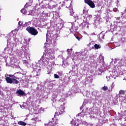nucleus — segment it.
Masks as SVG:
<instances>
[{
  "label": "nucleus",
  "mask_w": 126,
  "mask_h": 126,
  "mask_svg": "<svg viewBox=\"0 0 126 126\" xmlns=\"http://www.w3.org/2000/svg\"><path fill=\"white\" fill-rule=\"evenodd\" d=\"M55 60V56L52 50L49 48H46L43 55L42 56L41 59L38 61V63L34 62L32 63V67L34 70H41L43 68L49 67L50 70L52 68H54L55 66V63L54 62L51 61Z\"/></svg>",
  "instance_id": "1"
},
{
  "label": "nucleus",
  "mask_w": 126,
  "mask_h": 126,
  "mask_svg": "<svg viewBox=\"0 0 126 126\" xmlns=\"http://www.w3.org/2000/svg\"><path fill=\"white\" fill-rule=\"evenodd\" d=\"M21 50L22 51H21ZM25 54V56L27 59V60H28L29 61L30 60V53H29V48H28V45H26V43L24 44L21 47V50H16V54L19 58H21L22 56V55L23 54V52Z\"/></svg>",
  "instance_id": "2"
},
{
  "label": "nucleus",
  "mask_w": 126,
  "mask_h": 126,
  "mask_svg": "<svg viewBox=\"0 0 126 126\" xmlns=\"http://www.w3.org/2000/svg\"><path fill=\"white\" fill-rule=\"evenodd\" d=\"M110 63L111 64H114L116 69H117V67L121 68V66L123 65H126V56H124L120 60L118 59L112 60Z\"/></svg>",
  "instance_id": "3"
},
{
  "label": "nucleus",
  "mask_w": 126,
  "mask_h": 126,
  "mask_svg": "<svg viewBox=\"0 0 126 126\" xmlns=\"http://www.w3.org/2000/svg\"><path fill=\"white\" fill-rule=\"evenodd\" d=\"M68 25L71 26V29L70 28H66V31L63 33V37L64 38H66V37H68V35H69V33L71 32H75V31L78 30V27L73 24V23H68Z\"/></svg>",
  "instance_id": "4"
},
{
  "label": "nucleus",
  "mask_w": 126,
  "mask_h": 126,
  "mask_svg": "<svg viewBox=\"0 0 126 126\" xmlns=\"http://www.w3.org/2000/svg\"><path fill=\"white\" fill-rule=\"evenodd\" d=\"M14 32V31L11 32L10 33L7 35V37L8 39L7 40H9V43H13L14 47H16L19 43V40L18 38L13 34Z\"/></svg>",
  "instance_id": "5"
},
{
  "label": "nucleus",
  "mask_w": 126,
  "mask_h": 126,
  "mask_svg": "<svg viewBox=\"0 0 126 126\" xmlns=\"http://www.w3.org/2000/svg\"><path fill=\"white\" fill-rule=\"evenodd\" d=\"M7 46L4 49L3 51V54H6L8 55V54H10L11 53V51H12V49L14 48V44L12 42L9 43V40L7 39Z\"/></svg>",
  "instance_id": "6"
},
{
  "label": "nucleus",
  "mask_w": 126,
  "mask_h": 126,
  "mask_svg": "<svg viewBox=\"0 0 126 126\" xmlns=\"http://www.w3.org/2000/svg\"><path fill=\"white\" fill-rule=\"evenodd\" d=\"M88 58V51L84 50L78 56V58L79 60H85Z\"/></svg>",
  "instance_id": "7"
},
{
  "label": "nucleus",
  "mask_w": 126,
  "mask_h": 126,
  "mask_svg": "<svg viewBox=\"0 0 126 126\" xmlns=\"http://www.w3.org/2000/svg\"><path fill=\"white\" fill-rule=\"evenodd\" d=\"M26 30L33 36H36V35L38 34V31H37V30H35V28L33 27H28L26 28Z\"/></svg>",
  "instance_id": "8"
},
{
  "label": "nucleus",
  "mask_w": 126,
  "mask_h": 126,
  "mask_svg": "<svg viewBox=\"0 0 126 126\" xmlns=\"http://www.w3.org/2000/svg\"><path fill=\"white\" fill-rule=\"evenodd\" d=\"M16 94L17 95L19 96V97H24V96L26 95L25 92L21 89L17 90L16 92Z\"/></svg>",
  "instance_id": "9"
},
{
  "label": "nucleus",
  "mask_w": 126,
  "mask_h": 126,
  "mask_svg": "<svg viewBox=\"0 0 126 126\" xmlns=\"http://www.w3.org/2000/svg\"><path fill=\"white\" fill-rule=\"evenodd\" d=\"M85 3H87L90 7H92V8H94L95 7V4L92 0H85Z\"/></svg>",
  "instance_id": "10"
},
{
  "label": "nucleus",
  "mask_w": 126,
  "mask_h": 126,
  "mask_svg": "<svg viewBox=\"0 0 126 126\" xmlns=\"http://www.w3.org/2000/svg\"><path fill=\"white\" fill-rule=\"evenodd\" d=\"M57 120L54 121V119L52 118V121H50L48 124H45V126H57Z\"/></svg>",
  "instance_id": "11"
},
{
  "label": "nucleus",
  "mask_w": 126,
  "mask_h": 126,
  "mask_svg": "<svg viewBox=\"0 0 126 126\" xmlns=\"http://www.w3.org/2000/svg\"><path fill=\"white\" fill-rule=\"evenodd\" d=\"M51 38H50V34L49 33H47L46 34V42L45 43V45L47 46V45H49V44H51Z\"/></svg>",
  "instance_id": "12"
},
{
  "label": "nucleus",
  "mask_w": 126,
  "mask_h": 126,
  "mask_svg": "<svg viewBox=\"0 0 126 126\" xmlns=\"http://www.w3.org/2000/svg\"><path fill=\"white\" fill-rule=\"evenodd\" d=\"M103 71H104V70L103 69V67H100L95 71V74L96 75H101V74H102V72H103Z\"/></svg>",
  "instance_id": "13"
},
{
  "label": "nucleus",
  "mask_w": 126,
  "mask_h": 126,
  "mask_svg": "<svg viewBox=\"0 0 126 126\" xmlns=\"http://www.w3.org/2000/svg\"><path fill=\"white\" fill-rule=\"evenodd\" d=\"M102 22V19L100 18H97L94 20V23L95 26L99 25L100 23Z\"/></svg>",
  "instance_id": "14"
},
{
  "label": "nucleus",
  "mask_w": 126,
  "mask_h": 126,
  "mask_svg": "<svg viewBox=\"0 0 126 126\" xmlns=\"http://www.w3.org/2000/svg\"><path fill=\"white\" fill-rule=\"evenodd\" d=\"M63 113H64V106H63V105H61L59 108L58 115H62V114H63Z\"/></svg>",
  "instance_id": "15"
},
{
  "label": "nucleus",
  "mask_w": 126,
  "mask_h": 126,
  "mask_svg": "<svg viewBox=\"0 0 126 126\" xmlns=\"http://www.w3.org/2000/svg\"><path fill=\"white\" fill-rule=\"evenodd\" d=\"M32 76H38V72H37V71H36V70H34V71H32V75L31 76H28V78H31V77H32Z\"/></svg>",
  "instance_id": "16"
},
{
  "label": "nucleus",
  "mask_w": 126,
  "mask_h": 126,
  "mask_svg": "<svg viewBox=\"0 0 126 126\" xmlns=\"http://www.w3.org/2000/svg\"><path fill=\"white\" fill-rule=\"evenodd\" d=\"M119 120H124V121H126V112L120 116Z\"/></svg>",
  "instance_id": "17"
},
{
  "label": "nucleus",
  "mask_w": 126,
  "mask_h": 126,
  "mask_svg": "<svg viewBox=\"0 0 126 126\" xmlns=\"http://www.w3.org/2000/svg\"><path fill=\"white\" fill-rule=\"evenodd\" d=\"M119 100L121 102H123L124 100H126V95H119Z\"/></svg>",
  "instance_id": "18"
},
{
  "label": "nucleus",
  "mask_w": 126,
  "mask_h": 126,
  "mask_svg": "<svg viewBox=\"0 0 126 126\" xmlns=\"http://www.w3.org/2000/svg\"><path fill=\"white\" fill-rule=\"evenodd\" d=\"M23 63L24 64H25L26 65V66H27V67H30V66H31V65L28 62V61H27L26 60H23Z\"/></svg>",
  "instance_id": "19"
},
{
  "label": "nucleus",
  "mask_w": 126,
  "mask_h": 126,
  "mask_svg": "<svg viewBox=\"0 0 126 126\" xmlns=\"http://www.w3.org/2000/svg\"><path fill=\"white\" fill-rule=\"evenodd\" d=\"M6 81L7 83H10V84H12V79L10 78L9 77H7L6 78Z\"/></svg>",
  "instance_id": "20"
},
{
  "label": "nucleus",
  "mask_w": 126,
  "mask_h": 126,
  "mask_svg": "<svg viewBox=\"0 0 126 126\" xmlns=\"http://www.w3.org/2000/svg\"><path fill=\"white\" fill-rule=\"evenodd\" d=\"M91 18H92V16L91 15H88L86 18V22H89Z\"/></svg>",
  "instance_id": "21"
},
{
  "label": "nucleus",
  "mask_w": 126,
  "mask_h": 126,
  "mask_svg": "<svg viewBox=\"0 0 126 126\" xmlns=\"http://www.w3.org/2000/svg\"><path fill=\"white\" fill-rule=\"evenodd\" d=\"M53 87H54L53 84L52 82H50L48 85V88L49 89H53Z\"/></svg>",
  "instance_id": "22"
},
{
  "label": "nucleus",
  "mask_w": 126,
  "mask_h": 126,
  "mask_svg": "<svg viewBox=\"0 0 126 126\" xmlns=\"http://www.w3.org/2000/svg\"><path fill=\"white\" fill-rule=\"evenodd\" d=\"M126 91L121 90L119 91V94L120 95H126Z\"/></svg>",
  "instance_id": "23"
},
{
  "label": "nucleus",
  "mask_w": 126,
  "mask_h": 126,
  "mask_svg": "<svg viewBox=\"0 0 126 126\" xmlns=\"http://www.w3.org/2000/svg\"><path fill=\"white\" fill-rule=\"evenodd\" d=\"M18 125H20V126H26L27 124H26L25 122H24L23 121H19Z\"/></svg>",
  "instance_id": "24"
},
{
  "label": "nucleus",
  "mask_w": 126,
  "mask_h": 126,
  "mask_svg": "<svg viewBox=\"0 0 126 126\" xmlns=\"http://www.w3.org/2000/svg\"><path fill=\"white\" fill-rule=\"evenodd\" d=\"M117 74H118V72L116 71V69H113L112 70V75L113 76H117Z\"/></svg>",
  "instance_id": "25"
},
{
  "label": "nucleus",
  "mask_w": 126,
  "mask_h": 126,
  "mask_svg": "<svg viewBox=\"0 0 126 126\" xmlns=\"http://www.w3.org/2000/svg\"><path fill=\"white\" fill-rule=\"evenodd\" d=\"M17 79H12V83H14V84H18L19 83V81H18Z\"/></svg>",
  "instance_id": "26"
},
{
  "label": "nucleus",
  "mask_w": 126,
  "mask_h": 126,
  "mask_svg": "<svg viewBox=\"0 0 126 126\" xmlns=\"http://www.w3.org/2000/svg\"><path fill=\"white\" fill-rule=\"evenodd\" d=\"M9 77H11L12 79H19V77L15 76L14 75H9Z\"/></svg>",
  "instance_id": "27"
},
{
  "label": "nucleus",
  "mask_w": 126,
  "mask_h": 126,
  "mask_svg": "<svg viewBox=\"0 0 126 126\" xmlns=\"http://www.w3.org/2000/svg\"><path fill=\"white\" fill-rule=\"evenodd\" d=\"M81 25H82V29H84L85 27H88V25H87V23H83L81 24Z\"/></svg>",
  "instance_id": "28"
},
{
  "label": "nucleus",
  "mask_w": 126,
  "mask_h": 126,
  "mask_svg": "<svg viewBox=\"0 0 126 126\" xmlns=\"http://www.w3.org/2000/svg\"><path fill=\"white\" fill-rule=\"evenodd\" d=\"M105 37V34L104 33H102V32H101L99 34V38L100 39H104Z\"/></svg>",
  "instance_id": "29"
},
{
  "label": "nucleus",
  "mask_w": 126,
  "mask_h": 126,
  "mask_svg": "<svg viewBox=\"0 0 126 126\" xmlns=\"http://www.w3.org/2000/svg\"><path fill=\"white\" fill-rule=\"evenodd\" d=\"M85 15H87V12L85 9L83 10V16L84 17V19H85Z\"/></svg>",
  "instance_id": "30"
},
{
  "label": "nucleus",
  "mask_w": 126,
  "mask_h": 126,
  "mask_svg": "<svg viewBox=\"0 0 126 126\" xmlns=\"http://www.w3.org/2000/svg\"><path fill=\"white\" fill-rule=\"evenodd\" d=\"M71 125H72V126H76V123H75V119H72L70 123Z\"/></svg>",
  "instance_id": "31"
},
{
  "label": "nucleus",
  "mask_w": 126,
  "mask_h": 126,
  "mask_svg": "<svg viewBox=\"0 0 126 126\" xmlns=\"http://www.w3.org/2000/svg\"><path fill=\"white\" fill-rule=\"evenodd\" d=\"M32 121H34V122H38L39 121V118H38V117H33L32 119Z\"/></svg>",
  "instance_id": "32"
},
{
  "label": "nucleus",
  "mask_w": 126,
  "mask_h": 126,
  "mask_svg": "<svg viewBox=\"0 0 126 126\" xmlns=\"http://www.w3.org/2000/svg\"><path fill=\"white\" fill-rule=\"evenodd\" d=\"M101 90H103V91H107L108 90V87L104 86L101 88Z\"/></svg>",
  "instance_id": "33"
},
{
  "label": "nucleus",
  "mask_w": 126,
  "mask_h": 126,
  "mask_svg": "<svg viewBox=\"0 0 126 126\" xmlns=\"http://www.w3.org/2000/svg\"><path fill=\"white\" fill-rule=\"evenodd\" d=\"M65 101H66V99L65 98H61L60 99V102H63V105H64V103H65Z\"/></svg>",
  "instance_id": "34"
},
{
  "label": "nucleus",
  "mask_w": 126,
  "mask_h": 126,
  "mask_svg": "<svg viewBox=\"0 0 126 126\" xmlns=\"http://www.w3.org/2000/svg\"><path fill=\"white\" fill-rule=\"evenodd\" d=\"M26 11H27V10H26L25 9H22L21 10V12H22V13L23 14H26Z\"/></svg>",
  "instance_id": "35"
},
{
  "label": "nucleus",
  "mask_w": 126,
  "mask_h": 126,
  "mask_svg": "<svg viewBox=\"0 0 126 126\" xmlns=\"http://www.w3.org/2000/svg\"><path fill=\"white\" fill-rule=\"evenodd\" d=\"M22 24H23V22H22V21H19L18 23V30H19V28H20V27L22 26Z\"/></svg>",
  "instance_id": "36"
},
{
  "label": "nucleus",
  "mask_w": 126,
  "mask_h": 126,
  "mask_svg": "<svg viewBox=\"0 0 126 126\" xmlns=\"http://www.w3.org/2000/svg\"><path fill=\"white\" fill-rule=\"evenodd\" d=\"M94 46L95 49H100L101 48V46L97 44H95Z\"/></svg>",
  "instance_id": "37"
},
{
  "label": "nucleus",
  "mask_w": 126,
  "mask_h": 126,
  "mask_svg": "<svg viewBox=\"0 0 126 126\" xmlns=\"http://www.w3.org/2000/svg\"><path fill=\"white\" fill-rule=\"evenodd\" d=\"M26 14L27 15H32V13H31V12H30V11H27L26 12Z\"/></svg>",
  "instance_id": "38"
},
{
  "label": "nucleus",
  "mask_w": 126,
  "mask_h": 126,
  "mask_svg": "<svg viewBox=\"0 0 126 126\" xmlns=\"http://www.w3.org/2000/svg\"><path fill=\"white\" fill-rule=\"evenodd\" d=\"M99 60H100V61L101 62H104V57H103V56H102V55H100L99 56Z\"/></svg>",
  "instance_id": "39"
},
{
  "label": "nucleus",
  "mask_w": 126,
  "mask_h": 126,
  "mask_svg": "<svg viewBox=\"0 0 126 126\" xmlns=\"http://www.w3.org/2000/svg\"><path fill=\"white\" fill-rule=\"evenodd\" d=\"M111 90H113V88H114V87H115V83H112L111 86Z\"/></svg>",
  "instance_id": "40"
},
{
  "label": "nucleus",
  "mask_w": 126,
  "mask_h": 126,
  "mask_svg": "<svg viewBox=\"0 0 126 126\" xmlns=\"http://www.w3.org/2000/svg\"><path fill=\"white\" fill-rule=\"evenodd\" d=\"M54 78L58 79L60 78V76L57 74H54Z\"/></svg>",
  "instance_id": "41"
},
{
  "label": "nucleus",
  "mask_w": 126,
  "mask_h": 126,
  "mask_svg": "<svg viewBox=\"0 0 126 126\" xmlns=\"http://www.w3.org/2000/svg\"><path fill=\"white\" fill-rule=\"evenodd\" d=\"M69 13H70L69 15H71V16L73 15V13H74L73 10H70Z\"/></svg>",
  "instance_id": "42"
},
{
  "label": "nucleus",
  "mask_w": 126,
  "mask_h": 126,
  "mask_svg": "<svg viewBox=\"0 0 126 126\" xmlns=\"http://www.w3.org/2000/svg\"><path fill=\"white\" fill-rule=\"evenodd\" d=\"M121 41L124 43V42H126V38L125 37H122L121 38Z\"/></svg>",
  "instance_id": "43"
},
{
  "label": "nucleus",
  "mask_w": 126,
  "mask_h": 126,
  "mask_svg": "<svg viewBox=\"0 0 126 126\" xmlns=\"http://www.w3.org/2000/svg\"><path fill=\"white\" fill-rule=\"evenodd\" d=\"M113 11L115 12H119V10L117 8H113Z\"/></svg>",
  "instance_id": "44"
},
{
  "label": "nucleus",
  "mask_w": 126,
  "mask_h": 126,
  "mask_svg": "<svg viewBox=\"0 0 126 126\" xmlns=\"http://www.w3.org/2000/svg\"><path fill=\"white\" fill-rule=\"evenodd\" d=\"M5 62L6 63V66H9V65H10V64H9V63H7V60H5Z\"/></svg>",
  "instance_id": "45"
},
{
  "label": "nucleus",
  "mask_w": 126,
  "mask_h": 126,
  "mask_svg": "<svg viewBox=\"0 0 126 126\" xmlns=\"http://www.w3.org/2000/svg\"><path fill=\"white\" fill-rule=\"evenodd\" d=\"M97 12H98L97 15H100V14H101V13H102V11H101V10H98Z\"/></svg>",
  "instance_id": "46"
},
{
  "label": "nucleus",
  "mask_w": 126,
  "mask_h": 126,
  "mask_svg": "<svg viewBox=\"0 0 126 126\" xmlns=\"http://www.w3.org/2000/svg\"><path fill=\"white\" fill-rule=\"evenodd\" d=\"M122 15H125L126 16V9H125V12L124 13L122 12Z\"/></svg>",
  "instance_id": "47"
},
{
  "label": "nucleus",
  "mask_w": 126,
  "mask_h": 126,
  "mask_svg": "<svg viewBox=\"0 0 126 126\" xmlns=\"http://www.w3.org/2000/svg\"><path fill=\"white\" fill-rule=\"evenodd\" d=\"M69 10H72V6L71 5H70V6H69Z\"/></svg>",
  "instance_id": "48"
},
{
  "label": "nucleus",
  "mask_w": 126,
  "mask_h": 126,
  "mask_svg": "<svg viewBox=\"0 0 126 126\" xmlns=\"http://www.w3.org/2000/svg\"><path fill=\"white\" fill-rule=\"evenodd\" d=\"M76 38L78 41H80V39H81L79 36H76Z\"/></svg>",
  "instance_id": "49"
},
{
  "label": "nucleus",
  "mask_w": 126,
  "mask_h": 126,
  "mask_svg": "<svg viewBox=\"0 0 126 126\" xmlns=\"http://www.w3.org/2000/svg\"><path fill=\"white\" fill-rule=\"evenodd\" d=\"M55 7H57V5H53L51 8H55Z\"/></svg>",
  "instance_id": "50"
},
{
  "label": "nucleus",
  "mask_w": 126,
  "mask_h": 126,
  "mask_svg": "<svg viewBox=\"0 0 126 126\" xmlns=\"http://www.w3.org/2000/svg\"><path fill=\"white\" fill-rule=\"evenodd\" d=\"M0 95H1V96H2L3 95V93L1 90H0Z\"/></svg>",
  "instance_id": "51"
},
{
  "label": "nucleus",
  "mask_w": 126,
  "mask_h": 126,
  "mask_svg": "<svg viewBox=\"0 0 126 126\" xmlns=\"http://www.w3.org/2000/svg\"><path fill=\"white\" fill-rule=\"evenodd\" d=\"M58 115H59V113L56 112L54 116L57 117V116H58Z\"/></svg>",
  "instance_id": "52"
},
{
  "label": "nucleus",
  "mask_w": 126,
  "mask_h": 126,
  "mask_svg": "<svg viewBox=\"0 0 126 126\" xmlns=\"http://www.w3.org/2000/svg\"><path fill=\"white\" fill-rule=\"evenodd\" d=\"M71 51H72V49H68L67 50V52H68V53H69V52H70Z\"/></svg>",
  "instance_id": "53"
},
{
  "label": "nucleus",
  "mask_w": 126,
  "mask_h": 126,
  "mask_svg": "<svg viewBox=\"0 0 126 126\" xmlns=\"http://www.w3.org/2000/svg\"><path fill=\"white\" fill-rule=\"evenodd\" d=\"M91 35H92V36H93V35H95V33L94 32L92 33Z\"/></svg>",
  "instance_id": "54"
},
{
  "label": "nucleus",
  "mask_w": 126,
  "mask_h": 126,
  "mask_svg": "<svg viewBox=\"0 0 126 126\" xmlns=\"http://www.w3.org/2000/svg\"><path fill=\"white\" fill-rule=\"evenodd\" d=\"M30 2H31V3H32V2H33V0H30Z\"/></svg>",
  "instance_id": "55"
},
{
  "label": "nucleus",
  "mask_w": 126,
  "mask_h": 126,
  "mask_svg": "<svg viewBox=\"0 0 126 126\" xmlns=\"http://www.w3.org/2000/svg\"><path fill=\"white\" fill-rule=\"evenodd\" d=\"M110 77L109 76H106V78H107V79H108V78H109Z\"/></svg>",
  "instance_id": "56"
},
{
  "label": "nucleus",
  "mask_w": 126,
  "mask_h": 126,
  "mask_svg": "<svg viewBox=\"0 0 126 126\" xmlns=\"http://www.w3.org/2000/svg\"><path fill=\"white\" fill-rule=\"evenodd\" d=\"M27 24H28V23H26L25 25H24V26H27Z\"/></svg>",
  "instance_id": "57"
},
{
  "label": "nucleus",
  "mask_w": 126,
  "mask_h": 126,
  "mask_svg": "<svg viewBox=\"0 0 126 126\" xmlns=\"http://www.w3.org/2000/svg\"><path fill=\"white\" fill-rule=\"evenodd\" d=\"M84 105H83L80 108V110H82V108H83Z\"/></svg>",
  "instance_id": "58"
},
{
  "label": "nucleus",
  "mask_w": 126,
  "mask_h": 126,
  "mask_svg": "<svg viewBox=\"0 0 126 126\" xmlns=\"http://www.w3.org/2000/svg\"><path fill=\"white\" fill-rule=\"evenodd\" d=\"M50 73H51V72H50V71H48V73H47V74H50Z\"/></svg>",
  "instance_id": "59"
},
{
  "label": "nucleus",
  "mask_w": 126,
  "mask_h": 126,
  "mask_svg": "<svg viewBox=\"0 0 126 126\" xmlns=\"http://www.w3.org/2000/svg\"><path fill=\"white\" fill-rule=\"evenodd\" d=\"M76 19H78V16L75 17Z\"/></svg>",
  "instance_id": "60"
},
{
  "label": "nucleus",
  "mask_w": 126,
  "mask_h": 126,
  "mask_svg": "<svg viewBox=\"0 0 126 126\" xmlns=\"http://www.w3.org/2000/svg\"><path fill=\"white\" fill-rule=\"evenodd\" d=\"M74 88H75V86H74V87H72V89H74Z\"/></svg>",
  "instance_id": "61"
},
{
  "label": "nucleus",
  "mask_w": 126,
  "mask_h": 126,
  "mask_svg": "<svg viewBox=\"0 0 126 126\" xmlns=\"http://www.w3.org/2000/svg\"><path fill=\"white\" fill-rule=\"evenodd\" d=\"M115 26H114V27H117V25H114Z\"/></svg>",
  "instance_id": "62"
},
{
  "label": "nucleus",
  "mask_w": 126,
  "mask_h": 126,
  "mask_svg": "<svg viewBox=\"0 0 126 126\" xmlns=\"http://www.w3.org/2000/svg\"><path fill=\"white\" fill-rule=\"evenodd\" d=\"M61 73L60 72H58V74H60Z\"/></svg>",
  "instance_id": "63"
},
{
  "label": "nucleus",
  "mask_w": 126,
  "mask_h": 126,
  "mask_svg": "<svg viewBox=\"0 0 126 126\" xmlns=\"http://www.w3.org/2000/svg\"><path fill=\"white\" fill-rule=\"evenodd\" d=\"M74 92H76V91L74 90Z\"/></svg>",
  "instance_id": "64"
}]
</instances>
